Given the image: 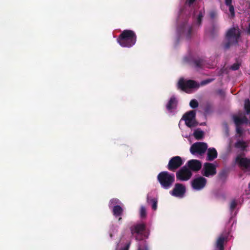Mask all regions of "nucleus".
I'll return each instance as SVG.
<instances>
[{"mask_svg": "<svg viewBox=\"0 0 250 250\" xmlns=\"http://www.w3.org/2000/svg\"><path fill=\"white\" fill-rule=\"evenodd\" d=\"M186 192V187L180 183L175 185L173 189L170 191L171 195L177 197H183Z\"/></svg>", "mask_w": 250, "mask_h": 250, "instance_id": "nucleus-11", "label": "nucleus"}, {"mask_svg": "<svg viewBox=\"0 0 250 250\" xmlns=\"http://www.w3.org/2000/svg\"><path fill=\"white\" fill-rule=\"evenodd\" d=\"M195 1V0H187V2H188L189 5L192 4Z\"/></svg>", "mask_w": 250, "mask_h": 250, "instance_id": "nucleus-43", "label": "nucleus"}, {"mask_svg": "<svg viewBox=\"0 0 250 250\" xmlns=\"http://www.w3.org/2000/svg\"><path fill=\"white\" fill-rule=\"evenodd\" d=\"M203 17L204 13L202 11H200L198 15L197 19V22L199 25H200L201 24Z\"/></svg>", "mask_w": 250, "mask_h": 250, "instance_id": "nucleus-31", "label": "nucleus"}, {"mask_svg": "<svg viewBox=\"0 0 250 250\" xmlns=\"http://www.w3.org/2000/svg\"><path fill=\"white\" fill-rule=\"evenodd\" d=\"M235 146L238 148H241L243 150H244L247 147L246 142L244 141H238L235 144Z\"/></svg>", "mask_w": 250, "mask_h": 250, "instance_id": "nucleus-23", "label": "nucleus"}, {"mask_svg": "<svg viewBox=\"0 0 250 250\" xmlns=\"http://www.w3.org/2000/svg\"><path fill=\"white\" fill-rule=\"evenodd\" d=\"M204 131L199 129L195 130L193 133L194 137L197 140H202L204 137Z\"/></svg>", "mask_w": 250, "mask_h": 250, "instance_id": "nucleus-22", "label": "nucleus"}, {"mask_svg": "<svg viewBox=\"0 0 250 250\" xmlns=\"http://www.w3.org/2000/svg\"><path fill=\"white\" fill-rule=\"evenodd\" d=\"M157 178L161 187L165 189H169L175 181L174 174L167 171L160 172Z\"/></svg>", "mask_w": 250, "mask_h": 250, "instance_id": "nucleus-2", "label": "nucleus"}, {"mask_svg": "<svg viewBox=\"0 0 250 250\" xmlns=\"http://www.w3.org/2000/svg\"><path fill=\"white\" fill-rule=\"evenodd\" d=\"M237 206V203L235 200H233L231 202L230 205V209L231 211H233Z\"/></svg>", "mask_w": 250, "mask_h": 250, "instance_id": "nucleus-36", "label": "nucleus"}, {"mask_svg": "<svg viewBox=\"0 0 250 250\" xmlns=\"http://www.w3.org/2000/svg\"><path fill=\"white\" fill-rule=\"evenodd\" d=\"M188 168L191 171L197 172L202 168V162L198 160L191 159L187 163Z\"/></svg>", "mask_w": 250, "mask_h": 250, "instance_id": "nucleus-13", "label": "nucleus"}, {"mask_svg": "<svg viewBox=\"0 0 250 250\" xmlns=\"http://www.w3.org/2000/svg\"><path fill=\"white\" fill-rule=\"evenodd\" d=\"M147 201L148 203H152V208L154 210H156L157 208V199L156 198L149 199L148 196L147 197Z\"/></svg>", "mask_w": 250, "mask_h": 250, "instance_id": "nucleus-24", "label": "nucleus"}, {"mask_svg": "<svg viewBox=\"0 0 250 250\" xmlns=\"http://www.w3.org/2000/svg\"><path fill=\"white\" fill-rule=\"evenodd\" d=\"M207 182V180L205 178L199 176L192 181L191 186L193 189L200 190L206 186Z\"/></svg>", "mask_w": 250, "mask_h": 250, "instance_id": "nucleus-12", "label": "nucleus"}, {"mask_svg": "<svg viewBox=\"0 0 250 250\" xmlns=\"http://www.w3.org/2000/svg\"><path fill=\"white\" fill-rule=\"evenodd\" d=\"M112 234H110V237H112Z\"/></svg>", "mask_w": 250, "mask_h": 250, "instance_id": "nucleus-46", "label": "nucleus"}, {"mask_svg": "<svg viewBox=\"0 0 250 250\" xmlns=\"http://www.w3.org/2000/svg\"><path fill=\"white\" fill-rule=\"evenodd\" d=\"M120 203L119 200L117 198L111 199L109 202V207L111 208L112 206L117 205Z\"/></svg>", "mask_w": 250, "mask_h": 250, "instance_id": "nucleus-28", "label": "nucleus"}, {"mask_svg": "<svg viewBox=\"0 0 250 250\" xmlns=\"http://www.w3.org/2000/svg\"><path fill=\"white\" fill-rule=\"evenodd\" d=\"M227 241V237L223 235L220 236L217 239L215 244V250H224V243Z\"/></svg>", "mask_w": 250, "mask_h": 250, "instance_id": "nucleus-16", "label": "nucleus"}, {"mask_svg": "<svg viewBox=\"0 0 250 250\" xmlns=\"http://www.w3.org/2000/svg\"><path fill=\"white\" fill-rule=\"evenodd\" d=\"M233 120L236 126L241 125L243 124H247L248 121V118L246 116L240 118L237 116L233 117Z\"/></svg>", "mask_w": 250, "mask_h": 250, "instance_id": "nucleus-19", "label": "nucleus"}, {"mask_svg": "<svg viewBox=\"0 0 250 250\" xmlns=\"http://www.w3.org/2000/svg\"><path fill=\"white\" fill-rule=\"evenodd\" d=\"M236 162L240 167L250 171V159L247 158H242L238 156L236 158Z\"/></svg>", "mask_w": 250, "mask_h": 250, "instance_id": "nucleus-14", "label": "nucleus"}, {"mask_svg": "<svg viewBox=\"0 0 250 250\" xmlns=\"http://www.w3.org/2000/svg\"><path fill=\"white\" fill-rule=\"evenodd\" d=\"M130 244L131 242H129L125 245V246L124 248L120 249L119 250H129Z\"/></svg>", "mask_w": 250, "mask_h": 250, "instance_id": "nucleus-40", "label": "nucleus"}, {"mask_svg": "<svg viewBox=\"0 0 250 250\" xmlns=\"http://www.w3.org/2000/svg\"><path fill=\"white\" fill-rule=\"evenodd\" d=\"M229 7V11L232 18L235 16L234 8L232 5H228Z\"/></svg>", "mask_w": 250, "mask_h": 250, "instance_id": "nucleus-35", "label": "nucleus"}, {"mask_svg": "<svg viewBox=\"0 0 250 250\" xmlns=\"http://www.w3.org/2000/svg\"><path fill=\"white\" fill-rule=\"evenodd\" d=\"M240 35V33L238 29L234 27L229 29L226 34V41L224 43V49H228L231 45L237 44Z\"/></svg>", "mask_w": 250, "mask_h": 250, "instance_id": "nucleus-3", "label": "nucleus"}, {"mask_svg": "<svg viewBox=\"0 0 250 250\" xmlns=\"http://www.w3.org/2000/svg\"><path fill=\"white\" fill-rule=\"evenodd\" d=\"M199 84L195 81L192 80H185L181 78L178 83V87L182 90L187 92L188 89L198 88Z\"/></svg>", "mask_w": 250, "mask_h": 250, "instance_id": "nucleus-4", "label": "nucleus"}, {"mask_svg": "<svg viewBox=\"0 0 250 250\" xmlns=\"http://www.w3.org/2000/svg\"><path fill=\"white\" fill-rule=\"evenodd\" d=\"M124 210L119 205H116L113 207L112 212L115 217L121 216L123 214Z\"/></svg>", "mask_w": 250, "mask_h": 250, "instance_id": "nucleus-20", "label": "nucleus"}, {"mask_svg": "<svg viewBox=\"0 0 250 250\" xmlns=\"http://www.w3.org/2000/svg\"><path fill=\"white\" fill-rule=\"evenodd\" d=\"M208 148L207 144L204 142H196L190 146V152L193 155L198 154L203 155Z\"/></svg>", "mask_w": 250, "mask_h": 250, "instance_id": "nucleus-6", "label": "nucleus"}, {"mask_svg": "<svg viewBox=\"0 0 250 250\" xmlns=\"http://www.w3.org/2000/svg\"><path fill=\"white\" fill-rule=\"evenodd\" d=\"M122 220V218L121 217V216H119V218H118V221L120 222V221H121Z\"/></svg>", "mask_w": 250, "mask_h": 250, "instance_id": "nucleus-44", "label": "nucleus"}, {"mask_svg": "<svg viewBox=\"0 0 250 250\" xmlns=\"http://www.w3.org/2000/svg\"><path fill=\"white\" fill-rule=\"evenodd\" d=\"M192 174L191 171L185 166L176 172V176L177 180L186 181L191 178Z\"/></svg>", "mask_w": 250, "mask_h": 250, "instance_id": "nucleus-8", "label": "nucleus"}, {"mask_svg": "<svg viewBox=\"0 0 250 250\" xmlns=\"http://www.w3.org/2000/svg\"><path fill=\"white\" fill-rule=\"evenodd\" d=\"M212 79H207L206 80H204L202 82V84H208L210 82H211L212 81Z\"/></svg>", "mask_w": 250, "mask_h": 250, "instance_id": "nucleus-41", "label": "nucleus"}, {"mask_svg": "<svg viewBox=\"0 0 250 250\" xmlns=\"http://www.w3.org/2000/svg\"><path fill=\"white\" fill-rule=\"evenodd\" d=\"M240 63L239 62H236L233 64L230 67V69L232 70L236 71L239 69Z\"/></svg>", "mask_w": 250, "mask_h": 250, "instance_id": "nucleus-33", "label": "nucleus"}, {"mask_svg": "<svg viewBox=\"0 0 250 250\" xmlns=\"http://www.w3.org/2000/svg\"><path fill=\"white\" fill-rule=\"evenodd\" d=\"M218 28H216L215 27L213 26L212 28V30L211 31V35L213 37H214L218 32Z\"/></svg>", "mask_w": 250, "mask_h": 250, "instance_id": "nucleus-39", "label": "nucleus"}, {"mask_svg": "<svg viewBox=\"0 0 250 250\" xmlns=\"http://www.w3.org/2000/svg\"><path fill=\"white\" fill-rule=\"evenodd\" d=\"M189 105L192 108H196L198 106L199 104L196 100L192 99L189 103Z\"/></svg>", "mask_w": 250, "mask_h": 250, "instance_id": "nucleus-29", "label": "nucleus"}, {"mask_svg": "<svg viewBox=\"0 0 250 250\" xmlns=\"http://www.w3.org/2000/svg\"><path fill=\"white\" fill-rule=\"evenodd\" d=\"M244 108L247 114H250V101L248 99L245 100Z\"/></svg>", "mask_w": 250, "mask_h": 250, "instance_id": "nucleus-27", "label": "nucleus"}, {"mask_svg": "<svg viewBox=\"0 0 250 250\" xmlns=\"http://www.w3.org/2000/svg\"><path fill=\"white\" fill-rule=\"evenodd\" d=\"M232 0H225V4L227 6L232 5Z\"/></svg>", "mask_w": 250, "mask_h": 250, "instance_id": "nucleus-42", "label": "nucleus"}, {"mask_svg": "<svg viewBox=\"0 0 250 250\" xmlns=\"http://www.w3.org/2000/svg\"><path fill=\"white\" fill-rule=\"evenodd\" d=\"M248 33L250 34V23L249 24V27L248 30Z\"/></svg>", "mask_w": 250, "mask_h": 250, "instance_id": "nucleus-45", "label": "nucleus"}, {"mask_svg": "<svg viewBox=\"0 0 250 250\" xmlns=\"http://www.w3.org/2000/svg\"><path fill=\"white\" fill-rule=\"evenodd\" d=\"M183 164L181 157L176 156L172 157L169 161L167 165V168L171 171L174 172Z\"/></svg>", "mask_w": 250, "mask_h": 250, "instance_id": "nucleus-7", "label": "nucleus"}, {"mask_svg": "<svg viewBox=\"0 0 250 250\" xmlns=\"http://www.w3.org/2000/svg\"><path fill=\"white\" fill-rule=\"evenodd\" d=\"M189 64L196 70L202 69L205 65V61L202 58L193 59L189 62Z\"/></svg>", "mask_w": 250, "mask_h": 250, "instance_id": "nucleus-15", "label": "nucleus"}, {"mask_svg": "<svg viewBox=\"0 0 250 250\" xmlns=\"http://www.w3.org/2000/svg\"><path fill=\"white\" fill-rule=\"evenodd\" d=\"M135 33L131 30H124L117 39L118 43L123 47H131L136 42Z\"/></svg>", "mask_w": 250, "mask_h": 250, "instance_id": "nucleus-1", "label": "nucleus"}, {"mask_svg": "<svg viewBox=\"0 0 250 250\" xmlns=\"http://www.w3.org/2000/svg\"><path fill=\"white\" fill-rule=\"evenodd\" d=\"M201 173L203 176L207 177L215 175L216 173L215 165L210 163H205Z\"/></svg>", "mask_w": 250, "mask_h": 250, "instance_id": "nucleus-10", "label": "nucleus"}, {"mask_svg": "<svg viewBox=\"0 0 250 250\" xmlns=\"http://www.w3.org/2000/svg\"><path fill=\"white\" fill-rule=\"evenodd\" d=\"M212 110V105L211 104L208 103L205 106L204 111L206 113H208Z\"/></svg>", "mask_w": 250, "mask_h": 250, "instance_id": "nucleus-32", "label": "nucleus"}, {"mask_svg": "<svg viewBox=\"0 0 250 250\" xmlns=\"http://www.w3.org/2000/svg\"><path fill=\"white\" fill-rule=\"evenodd\" d=\"M138 250H148V245L146 241L144 242L142 247H141V245H139Z\"/></svg>", "mask_w": 250, "mask_h": 250, "instance_id": "nucleus-34", "label": "nucleus"}, {"mask_svg": "<svg viewBox=\"0 0 250 250\" xmlns=\"http://www.w3.org/2000/svg\"><path fill=\"white\" fill-rule=\"evenodd\" d=\"M217 16V13L214 11H211L209 12V17L211 19H215Z\"/></svg>", "mask_w": 250, "mask_h": 250, "instance_id": "nucleus-38", "label": "nucleus"}, {"mask_svg": "<svg viewBox=\"0 0 250 250\" xmlns=\"http://www.w3.org/2000/svg\"><path fill=\"white\" fill-rule=\"evenodd\" d=\"M187 126L189 127H194L197 125V123L195 120L184 119Z\"/></svg>", "mask_w": 250, "mask_h": 250, "instance_id": "nucleus-25", "label": "nucleus"}, {"mask_svg": "<svg viewBox=\"0 0 250 250\" xmlns=\"http://www.w3.org/2000/svg\"><path fill=\"white\" fill-rule=\"evenodd\" d=\"M140 216L142 218H145L146 216V209L145 207L141 206L140 211Z\"/></svg>", "mask_w": 250, "mask_h": 250, "instance_id": "nucleus-30", "label": "nucleus"}, {"mask_svg": "<svg viewBox=\"0 0 250 250\" xmlns=\"http://www.w3.org/2000/svg\"><path fill=\"white\" fill-rule=\"evenodd\" d=\"M218 177L219 180L225 182L228 177V173L226 170H223L219 173Z\"/></svg>", "mask_w": 250, "mask_h": 250, "instance_id": "nucleus-26", "label": "nucleus"}, {"mask_svg": "<svg viewBox=\"0 0 250 250\" xmlns=\"http://www.w3.org/2000/svg\"><path fill=\"white\" fill-rule=\"evenodd\" d=\"M217 157V152L214 148H209L208 150L207 160L208 161H213Z\"/></svg>", "mask_w": 250, "mask_h": 250, "instance_id": "nucleus-18", "label": "nucleus"}, {"mask_svg": "<svg viewBox=\"0 0 250 250\" xmlns=\"http://www.w3.org/2000/svg\"><path fill=\"white\" fill-rule=\"evenodd\" d=\"M196 112L194 110H190L186 113L183 116V119L195 120Z\"/></svg>", "mask_w": 250, "mask_h": 250, "instance_id": "nucleus-21", "label": "nucleus"}, {"mask_svg": "<svg viewBox=\"0 0 250 250\" xmlns=\"http://www.w3.org/2000/svg\"><path fill=\"white\" fill-rule=\"evenodd\" d=\"M236 130L237 134L241 135L243 133V129L240 125L236 126Z\"/></svg>", "mask_w": 250, "mask_h": 250, "instance_id": "nucleus-37", "label": "nucleus"}, {"mask_svg": "<svg viewBox=\"0 0 250 250\" xmlns=\"http://www.w3.org/2000/svg\"><path fill=\"white\" fill-rule=\"evenodd\" d=\"M177 103L178 101L176 98L174 96L171 97L166 105V108L167 110L169 112H171L173 109L176 108Z\"/></svg>", "mask_w": 250, "mask_h": 250, "instance_id": "nucleus-17", "label": "nucleus"}, {"mask_svg": "<svg viewBox=\"0 0 250 250\" xmlns=\"http://www.w3.org/2000/svg\"><path fill=\"white\" fill-rule=\"evenodd\" d=\"M192 29V27L185 21L178 27V31L181 35H185L189 40L191 37Z\"/></svg>", "mask_w": 250, "mask_h": 250, "instance_id": "nucleus-9", "label": "nucleus"}, {"mask_svg": "<svg viewBox=\"0 0 250 250\" xmlns=\"http://www.w3.org/2000/svg\"><path fill=\"white\" fill-rule=\"evenodd\" d=\"M146 229V225L145 223H139L133 225L130 228L132 235L136 234L135 239L137 241L143 240L142 233Z\"/></svg>", "mask_w": 250, "mask_h": 250, "instance_id": "nucleus-5", "label": "nucleus"}]
</instances>
